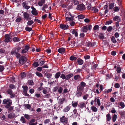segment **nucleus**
I'll use <instances>...</instances> for the list:
<instances>
[{
    "label": "nucleus",
    "instance_id": "16",
    "mask_svg": "<svg viewBox=\"0 0 125 125\" xmlns=\"http://www.w3.org/2000/svg\"><path fill=\"white\" fill-rule=\"evenodd\" d=\"M82 30L84 32L86 33L88 31V29L87 26H84L82 28Z\"/></svg>",
    "mask_w": 125,
    "mask_h": 125
},
{
    "label": "nucleus",
    "instance_id": "39",
    "mask_svg": "<svg viewBox=\"0 0 125 125\" xmlns=\"http://www.w3.org/2000/svg\"><path fill=\"white\" fill-rule=\"evenodd\" d=\"M77 17L78 18V19H79L84 18H85V17L83 15L80 14Z\"/></svg>",
    "mask_w": 125,
    "mask_h": 125
},
{
    "label": "nucleus",
    "instance_id": "34",
    "mask_svg": "<svg viewBox=\"0 0 125 125\" xmlns=\"http://www.w3.org/2000/svg\"><path fill=\"white\" fill-rule=\"evenodd\" d=\"M21 77L22 78H23L26 77V74L25 72H21Z\"/></svg>",
    "mask_w": 125,
    "mask_h": 125
},
{
    "label": "nucleus",
    "instance_id": "61",
    "mask_svg": "<svg viewBox=\"0 0 125 125\" xmlns=\"http://www.w3.org/2000/svg\"><path fill=\"white\" fill-rule=\"evenodd\" d=\"M99 28V26L98 25H95L94 26L93 28V29L94 30H97Z\"/></svg>",
    "mask_w": 125,
    "mask_h": 125
},
{
    "label": "nucleus",
    "instance_id": "17",
    "mask_svg": "<svg viewBox=\"0 0 125 125\" xmlns=\"http://www.w3.org/2000/svg\"><path fill=\"white\" fill-rule=\"evenodd\" d=\"M71 106H66V107H65L63 110V112H67L69 111L70 110V109Z\"/></svg>",
    "mask_w": 125,
    "mask_h": 125
},
{
    "label": "nucleus",
    "instance_id": "8",
    "mask_svg": "<svg viewBox=\"0 0 125 125\" xmlns=\"http://www.w3.org/2000/svg\"><path fill=\"white\" fill-rule=\"evenodd\" d=\"M58 52L60 53L63 54L65 51V49L63 47H61L58 49Z\"/></svg>",
    "mask_w": 125,
    "mask_h": 125
},
{
    "label": "nucleus",
    "instance_id": "44",
    "mask_svg": "<svg viewBox=\"0 0 125 125\" xmlns=\"http://www.w3.org/2000/svg\"><path fill=\"white\" fill-rule=\"evenodd\" d=\"M28 83L29 85H34V82L33 80H31L28 81Z\"/></svg>",
    "mask_w": 125,
    "mask_h": 125
},
{
    "label": "nucleus",
    "instance_id": "62",
    "mask_svg": "<svg viewBox=\"0 0 125 125\" xmlns=\"http://www.w3.org/2000/svg\"><path fill=\"white\" fill-rule=\"evenodd\" d=\"M121 68L120 67H118L117 68L116 71L118 73H120L121 72Z\"/></svg>",
    "mask_w": 125,
    "mask_h": 125
},
{
    "label": "nucleus",
    "instance_id": "7",
    "mask_svg": "<svg viewBox=\"0 0 125 125\" xmlns=\"http://www.w3.org/2000/svg\"><path fill=\"white\" fill-rule=\"evenodd\" d=\"M59 27L62 30H66L69 28V26L67 24H60Z\"/></svg>",
    "mask_w": 125,
    "mask_h": 125
},
{
    "label": "nucleus",
    "instance_id": "53",
    "mask_svg": "<svg viewBox=\"0 0 125 125\" xmlns=\"http://www.w3.org/2000/svg\"><path fill=\"white\" fill-rule=\"evenodd\" d=\"M32 13L34 15L36 16L38 14V13L36 11H31Z\"/></svg>",
    "mask_w": 125,
    "mask_h": 125
},
{
    "label": "nucleus",
    "instance_id": "28",
    "mask_svg": "<svg viewBox=\"0 0 125 125\" xmlns=\"http://www.w3.org/2000/svg\"><path fill=\"white\" fill-rule=\"evenodd\" d=\"M20 40L17 37H14L13 38V40L15 42H17L20 41Z\"/></svg>",
    "mask_w": 125,
    "mask_h": 125
},
{
    "label": "nucleus",
    "instance_id": "18",
    "mask_svg": "<svg viewBox=\"0 0 125 125\" xmlns=\"http://www.w3.org/2000/svg\"><path fill=\"white\" fill-rule=\"evenodd\" d=\"M79 107L81 108L82 109L84 107H86V105L84 103H79Z\"/></svg>",
    "mask_w": 125,
    "mask_h": 125
},
{
    "label": "nucleus",
    "instance_id": "30",
    "mask_svg": "<svg viewBox=\"0 0 125 125\" xmlns=\"http://www.w3.org/2000/svg\"><path fill=\"white\" fill-rule=\"evenodd\" d=\"M25 30L26 31H28L29 32L32 30V27H29L28 26H26L25 28Z\"/></svg>",
    "mask_w": 125,
    "mask_h": 125
},
{
    "label": "nucleus",
    "instance_id": "22",
    "mask_svg": "<svg viewBox=\"0 0 125 125\" xmlns=\"http://www.w3.org/2000/svg\"><path fill=\"white\" fill-rule=\"evenodd\" d=\"M61 75V73L60 72H57L54 75V77L56 79H58Z\"/></svg>",
    "mask_w": 125,
    "mask_h": 125
},
{
    "label": "nucleus",
    "instance_id": "47",
    "mask_svg": "<svg viewBox=\"0 0 125 125\" xmlns=\"http://www.w3.org/2000/svg\"><path fill=\"white\" fill-rule=\"evenodd\" d=\"M60 78H62V79H66V76L64 74H62L60 75Z\"/></svg>",
    "mask_w": 125,
    "mask_h": 125
},
{
    "label": "nucleus",
    "instance_id": "3",
    "mask_svg": "<svg viewBox=\"0 0 125 125\" xmlns=\"http://www.w3.org/2000/svg\"><path fill=\"white\" fill-rule=\"evenodd\" d=\"M22 88L24 90L23 91L24 93L23 95L29 97V95L27 93V91L28 90V87L26 85H24L22 86Z\"/></svg>",
    "mask_w": 125,
    "mask_h": 125
},
{
    "label": "nucleus",
    "instance_id": "56",
    "mask_svg": "<svg viewBox=\"0 0 125 125\" xmlns=\"http://www.w3.org/2000/svg\"><path fill=\"white\" fill-rule=\"evenodd\" d=\"M33 65L35 67H37L39 66V64L37 62H35L33 63Z\"/></svg>",
    "mask_w": 125,
    "mask_h": 125
},
{
    "label": "nucleus",
    "instance_id": "45",
    "mask_svg": "<svg viewBox=\"0 0 125 125\" xmlns=\"http://www.w3.org/2000/svg\"><path fill=\"white\" fill-rule=\"evenodd\" d=\"M119 105L121 106V108H123L125 106L124 103L122 102H120Z\"/></svg>",
    "mask_w": 125,
    "mask_h": 125
},
{
    "label": "nucleus",
    "instance_id": "35",
    "mask_svg": "<svg viewBox=\"0 0 125 125\" xmlns=\"http://www.w3.org/2000/svg\"><path fill=\"white\" fill-rule=\"evenodd\" d=\"M117 118V115L115 114H114L112 117V120L113 122H115Z\"/></svg>",
    "mask_w": 125,
    "mask_h": 125
},
{
    "label": "nucleus",
    "instance_id": "21",
    "mask_svg": "<svg viewBox=\"0 0 125 125\" xmlns=\"http://www.w3.org/2000/svg\"><path fill=\"white\" fill-rule=\"evenodd\" d=\"M84 88L80 85L78 86V87H77V91H78L82 92L84 90Z\"/></svg>",
    "mask_w": 125,
    "mask_h": 125
},
{
    "label": "nucleus",
    "instance_id": "31",
    "mask_svg": "<svg viewBox=\"0 0 125 125\" xmlns=\"http://www.w3.org/2000/svg\"><path fill=\"white\" fill-rule=\"evenodd\" d=\"M45 74L46 75L47 78L49 79H50L52 75V74H51L47 73H45Z\"/></svg>",
    "mask_w": 125,
    "mask_h": 125
},
{
    "label": "nucleus",
    "instance_id": "2",
    "mask_svg": "<svg viewBox=\"0 0 125 125\" xmlns=\"http://www.w3.org/2000/svg\"><path fill=\"white\" fill-rule=\"evenodd\" d=\"M27 61V58L24 56H21L19 58V62L22 65L24 64Z\"/></svg>",
    "mask_w": 125,
    "mask_h": 125
},
{
    "label": "nucleus",
    "instance_id": "37",
    "mask_svg": "<svg viewBox=\"0 0 125 125\" xmlns=\"http://www.w3.org/2000/svg\"><path fill=\"white\" fill-rule=\"evenodd\" d=\"M70 59L71 61H75L77 59V58L73 56H72L70 57Z\"/></svg>",
    "mask_w": 125,
    "mask_h": 125
},
{
    "label": "nucleus",
    "instance_id": "29",
    "mask_svg": "<svg viewBox=\"0 0 125 125\" xmlns=\"http://www.w3.org/2000/svg\"><path fill=\"white\" fill-rule=\"evenodd\" d=\"M91 10L93 11H94L95 12H97L98 11V9L94 7H92Z\"/></svg>",
    "mask_w": 125,
    "mask_h": 125
},
{
    "label": "nucleus",
    "instance_id": "38",
    "mask_svg": "<svg viewBox=\"0 0 125 125\" xmlns=\"http://www.w3.org/2000/svg\"><path fill=\"white\" fill-rule=\"evenodd\" d=\"M7 93L10 95H11L13 93L12 91L10 89H8L7 90Z\"/></svg>",
    "mask_w": 125,
    "mask_h": 125
},
{
    "label": "nucleus",
    "instance_id": "51",
    "mask_svg": "<svg viewBox=\"0 0 125 125\" xmlns=\"http://www.w3.org/2000/svg\"><path fill=\"white\" fill-rule=\"evenodd\" d=\"M81 78V77L79 75H75L74 77V79L75 80H77Z\"/></svg>",
    "mask_w": 125,
    "mask_h": 125
},
{
    "label": "nucleus",
    "instance_id": "42",
    "mask_svg": "<svg viewBox=\"0 0 125 125\" xmlns=\"http://www.w3.org/2000/svg\"><path fill=\"white\" fill-rule=\"evenodd\" d=\"M24 117L26 118L27 120H29L30 119L31 117L28 114H25Z\"/></svg>",
    "mask_w": 125,
    "mask_h": 125
},
{
    "label": "nucleus",
    "instance_id": "12",
    "mask_svg": "<svg viewBox=\"0 0 125 125\" xmlns=\"http://www.w3.org/2000/svg\"><path fill=\"white\" fill-rule=\"evenodd\" d=\"M28 4H27L25 2H24L22 3V5L23 7L25 8L26 9L28 10L30 8V7L29 6H27Z\"/></svg>",
    "mask_w": 125,
    "mask_h": 125
},
{
    "label": "nucleus",
    "instance_id": "23",
    "mask_svg": "<svg viewBox=\"0 0 125 125\" xmlns=\"http://www.w3.org/2000/svg\"><path fill=\"white\" fill-rule=\"evenodd\" d=\"M28 20L27 23V25L29 26L31 25L32 24H33L34 23L33 21L31 20Z\"/></svg>",
    "mask_w": 125,
    "mask_h": 125
},
{
    "label": "nucleus",
    "instance_id": "33",
    "mask_svg": "<svg viewBox=\"0 0 125 125\" xmlns=\"http://www.w3.org/2000/svg\"><path fill=\"white\" fill-rule=\"evenodd\" d=\"M106 120L107 121H109L111 119L110 114L109 113L107 114L106 115Z\"/></svg>",
    "mask_w": 125,
    "mask_h": 125
},
{
    "label": "nucleus",
    "instance_id": "1",
    "mask_svg": "<svg viewBox=\"0 0 125 125\" xmlns=\"http://www.w3.org/2000/svg\"><path fill=\"white\" fill-rule=\"evenodd\" d=\"M3 103L4 104L6 105L5 107L7 109L9 108L11 105L12 104L11 100L8 98L4 99L3 101Z\"/></svg>",
    "mask_w": 125,
    "mask_h": 125
},
{
    "label": "nucleus",
    "instance_id": "24",
    "mask_svg": "<svg viewBox=\"0 0 125 125\" xmlns=\"http://www.w3.org/2000/svg\"><path fill=\"white\" fill-rule=\"evenodd\" d=\"M111 40L112 42L114 43H115L117 42L114 36H112L111 37Z\"/></svg>",
    "mask_w": 125,
    "mask_h": 125
},
{
    "label": "nucleus",
    "instance_id": "6",
    "mask_svg": "<svg viewBox=\"0 0 125 125\" xmlns=\"http://www.w3.org/2000/svg\"><path fill=\"white\" fill-rule=\"evenodd\" d=\"M60 121L61 123H64L67 124L68 123L67 118L65 117V116H63L60 118Z\"/></svg>",
    "mask_w": 125,
    "mask_h": 125
},
{
    "label": "nucleus",
    "instance_id": "52",
    "mask_svg": "<svg viewBox=\"0 0 125 125\" xmlns=\"http://www.w3.org/2000/svg\"><path fill=\"white\" fill-rule=\"evenodd\" d=\"M17 51V53H19L20 52V50L21 49V47L19 46H18L15 48Z\"/></svg>",
    "mask_w": 125,
    "mask_h": 125
},
{
    "label": "nucleus",
    "instance_id": "25",
    "mask_svg": "<svg viewBox=\"0 0 125 125\" xmlns=\"http://www.w3.org/2000/svg\"><path fill=\"white\" fill-rule=\"evenodd\" d=\"M70 45L72 47H74L76 45V46H77L78 45L74 41H72L71 42Z\"/></svg>",
    "mask_w": 125,
    "mask_h": 125
},
{
    "label": "nucleus",
    "instance_id": "36",
    "mask_svg": "<svg viewBox=\"0 0 125 125\" xmlns=\"http://www.w3.org/2000/svg\"><path fill=\"white\" fill-rule=\"evenodd\" d=\"M91 109L94 112H96L97 111V109L94 106H92L91 107Z\"/></svg>",
    "mask_w": 125,
    "mask_h": 125
},
{
    "label": "nucleus",
    "instance_id": "5",
    "mask_svg": "<svg viewBox=\"0 0 125 125\" xmlns=\"http://www.w3.org/2000/svg\"><path fill=\"white\" fill-rule=\"evenodd\" d=\"M5 39L4 40L5 42L8 43L10 42H11L12 40L11 39V37L8 34H6L5 35Z\"/></svg>",
    "mask_w": 125,
    "mask_h": 125
},
{
    "label": "nucleus",
    "instance_id": "19",
    "mask_svg": "<svg viewBox=\"0 0 125 125\" xmlns=\"http://www.w3.org/2000/svg\"><path fill=\"white\" fill-rule=\"evenodd\" d=\"M45 0H41L40 1L38 2V5L40 6H42L43 5V4L45 2Z\"/></svg>",
    "mask_w": 125,
    "mask_h": 125
},
{
    "label": "nucleus",
    "instance_id": "54",
    "mask_svg": "<svg viewBox=\"0 0 125 125\" xmlns=\"http://www.w3.org/2000/svg\"><path fill=\"white\" fill-rule=\"evenodd\" d=\"M113 29L112 27L111 26H109L107 29V31L109 32L111 31Z\"/></svg>",
    "mask_w": 125,
    "mask_h": 125
},
{
    "label": "nucleus",
    "instance_id": "48",
    "mask_svg": "<svg viewBox=\"0 0 125 125\" xmlns=\"http://www.w3.org/2000/svg\"><path fill=\"white\" fill-rule=\"evenodd\" d=\"M113 23L112 21L111 20H110L109 21H107L105 23V24L106 25H109Z\"/></svg>",
    "mask_w": 125,
    "mask_h": 125
},
{
    "label": "nucleus",
    "instance_id": "59",
    "mask_svg": "<svg viewBox=\"0 0 125 125\" xmlns=\"http://www.w3.org/2000/svg\"><path fill=\"white\" fill-rule=\"evenodd\" d=\"M109 9H112L114 6V3H111L109 5Z\"/></svg>",
    "mask_w": 125,
    "mask_h": 125
},
{
    "label": "nucleus",
    "instance_id": "14",
    "mask_svg": "<svg viewBox=\"0 0 125 125\" xmlns=\"http://www.w3.org/2000/svg\"><path fill=\"white\" fill-rule=\"evenodd\" d=\"M70 31L73 34H74L76 37H77L78 36V33L76 30L72 29Z\"/></svg>",
    "mask_w": 125,
    "mask_h": 125
},
{
    "label": "nucleus",
    "instance_id": "60",
    "mask_svg": "<svg viewBox=\"0 0 125 125\" xmlns=\"http://www.w3.org/2000/svg\"><path fill=\"white\" fill-rule=\"evenodd\" d=\"M9 87L10 89H13L15 88V87L13 84H10L9 85Z\"/></svg>",
    "mask_w": 125,
    "mask_h": 125
},
{
    "label": "nucleus",
    "instance_id": "13",
    "mask_svg": "<svg viewBox=\"0 0 125 125\" xmlns=\"http://www.w3.org/2000/svg\"><path fill=\"white\" fill-rule=\"evenodd\" d=\"M76 61L78 64L79 65H82L83 63V61L80 58H78L76 60Z\"/></svg>",
    "mask_w": 125,
    "mask_h": 125
},
{
    "label": "nucleus",
    "instance_id": "41",
    "mask_svg": "<svg viewBox=\"0 0 125 125\" xmlns=\"http://www.w3.org/2000/svg\"><path fill=\"white\" fill-rule=\"evenodd\" d=\"M86 85L85 83L83 81H82L81 82L80 85L84 88Z\"/></svg>",
    "mask_w": 125,
    "mask_h": 125
},
{
    "label": "nucleus",
    "instance_id": "46",
    "mask_svg": "<svg viewBox=\"0 0 125 125\" xmlns=\"http://www.w3.org/2000/svg\"><path fill=\"white\" fill-rule=\"evenodd\" d=\"M14 114L11 113L8 114V117L10 118H12L14 117Z\"/></svg>",
    "mask_w": 125,
    "mask_h": 125
},
{
    "label": "nucleus",
    "instance_id": "27",
    "mask_svg": "<svg viewBox=\"0 0 125 125\" xmlns=\"http://www.w3.org/2000/svg\"><path fill=\"white\" fill-rule=\"evenodd\" d=\"M74 16H73V17H66V20L67 21H73L74 20V19L73 18Z\"/></svg>",
    "mask_w": 125,
    "mask_h": 125
},
{
    "label": "nucleus",
    "instance_id": "9",
    "mask_svg": "<svg viewBox=\"0 0 125 125\" xmlns=\"http://www.w3.org/2000/svg\"><path fill=\"white\" fill-rule=\"evenodd\" d=\"M23 15L24 18L25 20H30L31 18H29V15L28 13L27 12H24L23 14Z\"/></svg>",
    "mask_w": 125,
    "mask_h": 125
},
{
    "label": "nucleus",
    "instance_id": "63",
    "mask_svg": "<svg viewBox=\"0 0 125 125\" xmlns=\"http://www.w3.org/2000/svg\"><path fill=\"white\" fill-rule=\"evenodd\" d=\"M4 69V67L3 66L0 65V72H2Z\"/></svg>",
    "mask_w": 125,
    "mask_h": 125
},
{
    "label": "nucleus",
    "instance_id": "40",
    "mask_svg": "<svg viewBox=\"0 0 125 125\" xmlns=\"http://www.w3.org/2000/svg\"><path fill=\"white\" fill-rule=\"evenodd\" d=\"M22 19L21 17H19L17 18L16 20L15 21L17 22H20L21 20Z\"/></svg>",
    "mask_w": 125,
    "mask_h": 125
},
{
    "label": "nucleus",
    "instance_id": "57",
    "mask_svg": "<svg viewBox=\"0 0 125 125\" xmlns=\"http://www.w3.org/2000/svg\"><path fill=\"white\" fill-rule=\"evenodd\" d=\"M119 17L118 16H116L113 18V20L115 21H117L118 20Z\"/></svg>",
    "mask_w": 125,
    "mask_h": 125
},
{
    "label": "nucleus",
    "instance_id": "4",
    "mask_svg": "<svg viewBox=\"0 0 125 125\" xmlns=\"http://www.w3.org/2000/svg\"><path fill=\"white\" fill-rule=\"evenodd\" d=\"M85 9V5L83 3L78 5L76 7V9L80 11L84 10Z\"/></svg>",
    "mask_w": 125,
    "mask_h": 125
},
{
    "label": "nucleus",
    "instance_id": "11",
    "mask_svg": "<svg viewBox=\"0 0 125 125\" xmlns=\"http://www.w3.org/2000/svg\"><path fill=\"white\" fill-rule=\"evenodd\" d=\"M65 100V99L64 98H60L58 101V103L59 104V107H60L61 105L62 104H63V102H64Z\"/></svg>",
    "mask_w": 125,
    "mask_h": 125
},
{
    "label": "nucleus",
    "instance_id": "64",
    "mask_svg": "<svg viewBox=\"0 0 125 125\" xmlns=\"http://www.w3.org/2000/svg\"><path fill=\"white\" fill-rule=\"evenodd\" d=\"M120 85L118 83H115L114 85V87L116 88H118L120 87Z\"/></svg>",
    "mask_w": 125,
    "mask_h": 125
},
{
    "label": "nucleus",
    "instance_id": "20",
    "mask_svg": "<svg viewBox=\"0 0 125 125\" xmlns=\"http://www.w3.org/2000/svg\"><path fill=\"white\" fill-rule=\"evenodd\" d=\"M73 73H70L69 74L67 75L66 76V80H69L70 78L73 77Z\"/></svg>",
    "mask_w": 125,
    "mask_h": 125
},
{
    "label": "nucleus",
    "instance_id": "10",
    "mask_svg": "<svg viewBox=\"0 0 125 125\" xmlns=\"http://www.w3.org/2000/svg\"><path fill=\"white\" fill-rule=\"evenodd\" d=\"M73 113L72 115L73 116V118H76L78 114L77 112V109H75L73 110Z\"/></svg>",
    "mask_w": 125,
    "mask_h": 125
},
{
    "label": "nucleus",
    "instance_id": "55",
    "mask_svg": "<svg viewBox=\"0 0 125 125\" xmlns=\"http://www.w3.org/2000/svg\"><path fill=\"white\" fill-rule=\"evenodd\" d=\"M39 62L40 65L41 66H42L43 65L44 63V61L40 60V59H39Z\"/></svg>",
    "mask_w": 125,
    "mask_h": 125
},
{
    "label": "nucleus",
    "instance_id": "49",
    "mask_svg": "<svg viewBox=\"0 0 125 125\" xmlns=\"http://www.w3.org/2000/svg\"><path fill=\"white\" fill-rule=\"evenodd\" d=\"M20 120L23 123H24L26 122V120L24 118L23 116L21 117Z\"/></svg>",
    "mask_w": 125,
    "mask_h": 125
},
{
    "label": "nucleus",
    "instance_id": "26",
    "mask_svg": "<svg viewBox=\"0 0 125 125\" xmlns=\"http://www.w3.org/2000/svg\"><path fill=\"white\" fill-rule=\"evenodd\" d=\"M17 53V50L15 48L13 49L11 51V54L12 55H14L16 54V53Z\"/></svg>",
    "mask_w": 125,
    "mask_h": 125
},
{
    "label": "nucleus",
    "instance_id": "32",
    "mask_svg": "<svg viewBox=\"0 0 125 125\" xmlns=\"http://www.w3.org/2000/svg\"><path fill=\"white\" fill-rule=\"evenodd\" d=\"M35 73L37 76L39 77H43V75L42 73L39 72H36Z\"/></svg>",
    "mask_w": 125,
    "mask_h": 125
},
{
    "label": "nucleus",
    "instance_id": "58",
    "mask_svg": "<svg viewBox=\"0 0 125 125\" xmlns=\"http://www.w3.org/2000/svg\"><path fill=\"white\" fill-rule=\"evenodd\" d=\"M78 103L77 102H74L72 104V105L73 107H76L78 105Z\"/></svg>",
    "mask_w": 125,
    "mask_h": 125
},
{
    "label": "nucleus",
    "instance_id": "15",
    "mask_svg": "<svg viewBox=\"0 0 125 125\" xmlns=\"http://www.w3.org/2000/svg\"><path fill=\"white\" fill-rule=\"evenodd\" d=\"M82 95V92L77 91V92L76 93V96L78 97H80Z\"/></svg>",
    "mask_w": 125,
    "mask_h": 125
},
{
    "label": "nucleus",
    "instance_id": "43",
    "mask_svg": "<svg viewBox=\"0 0 125 125\" xmlns=\"http://www.w3.org/2000/svg\"><path fill=\"white\" fill-rule=\"evenodd\" d=\"M63 89L62 87H59L58 88V92L59 94H61L63 91Z\"/></svg>",
    "mask_w": 125,
    "mask_h": 125
},
{
    "label": "nucleus",
    "instance_id": "50",
    "mask_svg": "<svg viewBox=\"0 0 125 125\" xmlns=\"http://www.w3.org/2000/svg\"><path fill=\"white\" fill-rule=\"evenodd\" d=\"M15 56L17 58H19L21 57V55L19 53H16V54H14Z\"/></svg>",
    "mask_w": 125,
    "mask_h": 125
}]
</instances>
